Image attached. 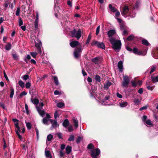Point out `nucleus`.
I'll use <instances>...</instances> for the list:
<instances>
[{"mask_svg": "<svg viewBox=\"0 0 158 158\" xmlns=\"http://www.w3.org/2000/svg\"><path fill=\"white\" fill-rule=\"evenodd\" d=\"M31 86V84L29 82H27L26 84V87L27 89H29L30 88Z\"/></svg>", "mask_w": 158, "mask_h": 158, "instance_id": "54", "label": "nucleus"}, {"mask_svg": "<svg viewBox=\"0 0 158 158\" xmlns=\"http://www.w3.org/2000/svg\"><path fill=\"white\" fill-rule=\"evenodd\" d=\"M133 102L135 104L138 105L140 101L138 99H134Z\"/></svg>", "mask_w": 158, "mask_h": 158, "instance_id": "41", "label": "nucleus"}, {"mask_svg": "<svg viewBox=\"0 0 158 158\" xmlns=\"http://www.w3.org/2000/svg\"><path fill=\"white\" fill-rule=\"evenodd\" d=\"M13 57L15 60H17L18 59V56L16 54H12Z\"/></svg>", "mask_w": 158, "mask_h": 158, "instance_id": "53", "label": "nucleus"}, {"mask_svg": "<svg viewBox=\"0 0 158 158\" xmlns=\"http://www.w3.org/2000/svg\"><path fill=\"white\" fill-rule=\"evenodd\" d=\"M134 38V36L133 35H131L129 36L127 38V40L131 41Z\"/></svg>", "mask_w": 158, "mask_h": 158, "instance_id": "46", "label": "nucleus"}, {"mask_svg": "<svg viewBox=\"0 0 158 158\" xmlns=\"http://www.w3.org/2000/svg\"><path fill=\"white\" fill-rule=\"evenodd\" d=\"M6 49L7 50H10L11 48V45L10 43H8L7 45H6L5 47Z\"/></svg>", "mask_w": 158, "mask_h": 158, "instance_id": "35", "label": "nucleus"}, {"mask_svg": "<svg viewBox=\"0 0 158 158\" xmlns=\"http://www.w3.org/2000/svg\"><path fill=\"white\" fill-rule=\"evenodd\" d=\"M154 86H150L149 85H148L146 87H147V89H148L150 90L151 91H152L153 90V89H154Z\"/></svg>", "mask_w": 158, "mask_h": 158, "instance_id": "44", "label": "nucleus"}, {"mask_svg": "<svg viewBox=\"0 0 158 158\" xmlns=\"http://www.w3.org/2000/svg\"><path fill=\"white\" fill-rule=\"evenodd\" d=\"M31 101L33 103L36 105H38L39 103V100L37 98L31 99Z\"/></svg>", "mask_w": 158, "mask_h": 158, "instance_id": "26", "label": "nucleus"}, {"mask_svg": "<svg viewBox=\"0 0 158 158\" xmlns=\"http://www.w3.org/2000/svg\"><path fill=\"white\" fill-rule=\"evenodd\" d=\"M44 104L43 102H40L39 106H36V108L39 114L42 117L45 114V111L43 108Z\"/></svg>", "mask_w": 158, "mask_h": 158, "instance_id": "3", "label": "nucleus"}, {"mask_svg": "<svg viewBox=\"0 0 158 158\" xmlns=\"http://www.w3.org/2000/svg\"><path fill=\"white\" fill-rule=\"evenodd\" d=\"M15 127L16 128L15 129H17V131L18 133V131H19V124L18 123H17L15 124Z\"/></svg>", "mask_w": 158, "mask_h": 158, "instance_id": "48", "label": "nucleus"}, {"mask_svg": "<svg viewBox=\"0 0 158 158\" xmlns=\"http://www.w3.org/2000/svg\"><path fill=\"white\" fill-rule=\"evenodd\" d=\"M68 130L69 131L71 132L73 130V128L72 126H69L68 127Z\"/></svg>", "mask_w": 158, "mask_h": 158, "instance_id": "58", "label": "nucleus"}, {"mask_svg": "<svg viewBox=\"0 0 158 158\" xmlns=\"http://www.w3.org/2000/svg\"><path fill=\"white\" fill-rule=\"evenodd\" d=\"M95 79L96 81L99 82L100 81V77L99 75H97L95 77Z\"/></svg>", "mask_w": 158, "mask_h": 158, "instance_id": "45", "label": "nucleus"}, {"mask_svg": "<svg viewBox=\"0 0 158 158\" xmlns=\"http://www.w3.org/2000/svg\"><path fill=\"white\" fill-rule=\"evenodd\" d=\"M49 121L52 124V127L53 128H56L59 126V124L57 123V120L56 119L52 120L50 119Z\"/></svg>", "mask_w": 158, "mask_h": 158, "instance_id": "11", "label": "nucleus"}, {"mask_svg": "<svg viewBox=\"0 0 158 158\" xmlns=\"http://www.w3.org/2000/svg\"><path fill=\"white\" fill-rule=\"evenodd\" d=\"M26 124L27 129L28 130L31 129L32 127V125H31V123L30 122H26Z\"/></svg>", "mask_w": 158, "mask_h": 158, "instance_id": "32", "label": "nucleus"}, {"mask_svg": "<svg viewBox=\"0 0 158 158\" xmlns=\"http://www.w3.org/2000/svg\"><path fill=\"white\" fill-rule=\"evenodd\" d=\"M112 83L109 81H107L106 83L104 85V89H107L111 85Z\"/></svg>", "mask_w": 158, "mask_h": 158, "instance_id": "17", "label": "nucleus"}, {"mask_svg": "<svg viewBox=\"0 0 158 158\" xmlns=\"http://www.w3.org/2000/svg\"><path fill=\"white\" fill-rule=\"evenodd\" d=\"M142 44L144 45L148 46L149 45L148 41L146 40L143 39L142 40Z\"/></svg>", "mask_w": 158, "mask_h": 158, "instance_id": "31", "label": "nucleus"}, {"mask_svg": "<svg viewBox=\"0 0 158 158\" xmlns=\"http://www.w3.org/2000/svg\"><path fill=\"white\" fill-rule=\"evenodd\" d=\"M71 34V37H76L77 39L78 40L81 36V31L80 29H79L77 31L75 29H74L73 31H70Z\"/></svg>", "mask_w": 158, "mask_h": 158, "instance_id": "2", "label": "nucleus"}, {"mask_svg": "<svg viewBox=\"0 0 158 158\" xmlns=\"http://www.w3.org/2000/svg\"><path fill=\"white\" fill-rule=\"evenodd\" d=\"M110 41L114 49L119 50L120 49L121 44L120 40H116L115 39L111 37L110 38Z\"/></svg>", "mask_w": 158, "mask_h": 158, "instance_id": "1", "label": "nucleus"}, {"mask_svg": "<svg viewBox=\"0 0 158 158\" xmlns=\"http://www.w3.org/2000/svg\"><path fill=\"white\" fill-rule=\"evenodd\" d=\"M123 81L122 85L123 86L127 87L130 82V80L128 77L127 76H125L123 77Z\"/></svg>", "mask_w": 158, "mask_h": 158, "instance_id": "9", "label": "nucleus"}, {"mask_svg": "<svg viewBox=\"0 0 158 158\" xmlns=\"http://www.w3.org/2000/svg\"><path fill=\"white\" fill-rule=\"evenodd\" d=\"M156 65H152L151 67L150 68L151 71L149 73V74H151L153 72H154L156 69Z\"/></svg>", "mask_w": 158, "mask_h": 158, "instance_id": "29", "label": "nucleus"}, {"mask_svg": "<svg viewBox=\"0 0 158 158\" xmlns=\"http://www.w3.org/2000/svg\"><path fill=\"white\" fill-rule=\"evenodd\" d=\"M146 124L148 126L151 127L153 126L152 123H151L150 119L147 120L146 122Z\"/></svg>", "mask_w": 158, "mask_h": 158, "instance_id": "30", "label": "nucleus"}, {"mask_svg": "<svg viewBox=\"0 0 158 158\" xmlns=\"http://www.w3.org/2000/svg\"><path fill=\"white\" fill-rule=\"evenodd\" d=\"M57 135L59 139H62V134L60 133H58L57 134Z\"/></svg>", "mask_w": 158, "mask_h": 158, "instance_id": "52", "label": "nucleus"}, {"mask_svg": "<svg viewBox=\"0 0 158 158\" xmlns=\"http://www.w3.org/2000/svg\"><path fill=\"white\" fill-rule=\"evenodd\" d=\"M116 95L119 98H123V96L121 94H120L118 92L116 93Z\"/></svg>", "mask_w": 158, "mask_h": 158, "instance_id": "62", "label": "nucleus"}, {"mask_svg": "<svg viewBox=\"0 0 158 158\" xmlns=\"http://www.w3.org/2000/svg\"><path fill=\"white\" fill-rule=\"evenodd\" d=\"M81 51L82 49L81 47L78 48H75L74 54L76 58H77L80 56Z\"/></svg>", "mask_w": 158, "mask_h": 158, "instance_id": "6", "label": "nucleus"}, {"mask_svg": "<svg viewBox=\"0 0 158 158\" xmlns=\"http://www.w3.org/2000/svg\"><path fill=\"white\" fill-rule=\"evenodd\" d=\"M72 147L69 146H67L66 148V152L67 154H69L71 152Z\"/></svg>", "mask_w": 158, "mask_h": 158, "instance_id": "21", "label": "nucleus"}, {"mask_svg": "<svg viewBox=\"0 0 158 158\" xmlns=\"http://www.w3.org/2000/svg\"><path fill=\"white\" fill-rule=\"evenodd\" d=\"M123 63L122 61H119L118 63V67L119 69V71L122 72L123 70Z\"/></svg>", "mask_w": 158, "mask_h": 158, "instance_id": "15", "label": "nucleus"}, {"mask_svg": "<svg viewBox=\"0 0 158 158\" xmlns=\"http://www.w3.org/2000/svg\"><path fill=\"white\" fill-rule=\"evenodd\" d=\"M19 84L20 86L22 88H23L24 86V83L21 80H20L19 81Z\"/></svg>", "mask_w": 158, "mask_h": 158, "instance_id": "37", "label": "nucleus"}, {"mask_svg": "<svg viewBox=\"0 0 158 158\" xmlns=\"http://www.w3.org/2000/svg\"><path fill=\"white\" fill-rule=\"evenodd\" d=\"M109 7L110 10L113 12H114L116 11V8L113 7L111 4L109 5Z\"/></svg>", "mask_w": 158, "mask_h": 158, "instance_id": "27", "label": "nucleus"}, {"mask_svg": "<svg viewBox=\"0 0 158 158\" xmlns=\"http://www.w3.org/2000/svg\"><path fill=\"white\" fill-rule=\"evenodd\" d=\"M98 41H93L91 43V44L92 46L96 45L97 46Z\"/></svg>", "mask_w": 158, "mask_h": 158, "instance_id": "40", "label": "nucleus"}, {"mask_svg": "<svg viewBox=\"0 0 158 158\" xmlns=\"http://www.w3.org/2000/svg\"><path fill=\"white\" fill-rule=\"evenodd\" d=\"M81 138L80 137H78L77 139L76 140V143H79L81 140Z\"/></svg>", "mask_w": 158, "mask_h": 158, "instance_id": "61", "label": "nucleus"}, {"mask_svg": "<svg viewBox=\"0 0 158 158\" xmlns=\"http://www.w3.org/2000/svg\"><path fill=\"white\" fill-rule=\"evenodd\" d=\"M94 148V145L92 143L88 145L87 148L89 149H93Z\"/></svg>", "mask_w": 158, "mask_h": 158, "instance_id": "33", "label": "nucleus"}, {"mask_svg": "<svg viewBox=\"0 0 158 158\" xmlns=\"http://www.w3.org/2000/svg\"><path fill=\"white\" fill-rule=\"evenodd\" d=\"M64 106V104L62 102H59L57 104V106L59 108H61Z\"/></svg>", "mask_w": 158, "mask_h": 158, "instance_id": "38", "label": "nucleus"}, {"mask_svg": "<svg viewBox=\"0 0 158 158\" xmlns=\"http://www.w3.org/2000/svg\"><path fill=\"white\" fill-rule=\"evenodd\" d=\"M27 94V93H26L25 91H23L20 94V97H22L23 96L26 95Z\"/></svg>", "mask_w": 158, "mask_h": 158, "instance_id": "57", "label": "nucleus"}, {"mask_svg": "<svg viewBox=\"0 0 158 158\" xmlns=\"http://www.w3.org/2000/svg\"><path fill=\"white\" fill-rule=\"evenodd\" d=\"M3 74H4V77L6 79V80L8 81H9V79H8V77H7V76L6 75V74L5 71H4V72H3Z\"/></svg>", "mask_w": 158, "mask_h": 158, "instance_id": "60", "label": "nucleus"}, {"mask_svg": "<svg viewBox=\"0 0 158 158\" xmlns=\"http://www.w3.org/2000/svg\"><path fill=\"white\" fill-rule=\"evenodd\" d=\"M45 154L47 158H52V155L49 151H45Z\"/></svg>", "mask_w": 158, "mask_h": 158, "instance_id": "20", "label": "nucleus"}, {"mask_svg": "<svg viewBox=\"0 0 158 158\" xmlns=\"http://www.w3.org/2000/svg\"><path fill=\"white\" fill-rule=\"evenodd\" d=\"M35 29H37L38 26V21H35Z\"/></svg>", "mask_w": 158, "mask_h": 158, "instance_id": "51", "label": "nucleus"}, {"mask_svg": "<svg viewBox=\"0 0 158 158\" xmlns=\"http://www.w3.org/2000/svg\"><path fill=\"white\" fill-rule=\"evenodd\" d=\"M23 24V21L21 18H20L19 20V26H21Z\"/></svg>", "mask_w": 158, "mask_h": 158, "instance_id": "56", "label": "nucleus"}, {"mask_svg": "<svg viewBox=\"0 0 158 158\" xmlns=\"http://www.w3.org/2000/svg\"><path fill=\"white\" fill-rule=\"evenodd\" d=\"M10 98H12L13 97L14 94V89L12 87L10 88Z\"/></svg>", "mask_w": 158, "mask_h": 158, "instance_id": "25", "label": "nucleus"}, {"mask_svg": "<svg viewBox=\"0 0 158 158\" xmlns=\"http://www.w3.org/2000/svg\"><path fill=\"white\" fill-rule=\"evenodd\" d=\"M25 108L26 110V113L27 114H28L29 112V110H28V106L27 104H25Z\"/></svg>", "mask_w": 158, "mask_h": 158, "instance_id": "55", "label": "nucleus"}, {"mask_svg": "<svg viewBox=\"0 0 158 158\" xmlns=\"http://www.w3.org/2000/svg\"><path fill=\"white\" fill-rule=\"evenodd\" d=\"M133 52L136 54L140 55L141 54V53L139 51L137 48H134L133 50Z\"/></svg>", "mask_w": 158, "mask_h": 158, "instance_id": "19", "label": "nucleus"}, {"mask_svg": "<svg viewBox=\"0 0 158 158\" xmlns=\"http://www.w3.org/2000/svg\"><path fill=\"white\" fill-rule=\"evenodd\" d=\"M29 78V76L28 75L25 74L22 77V78L24 81L27 80Z\"/></svg>", "mask_w": 158, "mask_h": 158, "instance_id": "36", "label": "nucleus"}, {"mask_svg": "<svg viewBox=\"0 0 158 158\" xmlns=\"http://www.w3.org/2000/svg\"><path fill=\"white\" fill-rule=\"evenodd\" d=\"M69 120L68 119H65L62 125L63 127L66 128L69 126Z\"/></svg>", "mask_w": 158, "mask_h": 158, "instance_id": "16", "label": "nucleus"}, {"mask_svg": "<svg viewBox=\"0 0 158 158\" xmlns=\"http://www.w3.org/2000/svg\"><path fill=\"white\" fill-rule=\"evenodd\" d=\"M91 152V156L92 158H97V156H98L100 153V150L98 148H96L95 150H92Z\"/></svg>", "mask_w": 158, "mask_h": 158, "instance_id": "4", "label": "nucleus"}, {"mask_svg": "<svg viewBox=\"0 0 158 158\" xmlns=\"http://www.w3.org/2000/svg\"><path fill=\"white\" fill-rule=\"evenodd\" d=\"M30 54L33 57L35 58L37 55V53L35 52H30Z\"/></svg>", "mask_w": 158, "mask_h": 158, "instance_id": "43", "label": "nucleus"}, {"mask_svg": "<svg viewBox=\"0 0 158 158\" xmlns=\"http://www.w3.org/2000/svg\"><path fill=\"white\" fill-rule=\"evenodd\" d=\"M102 57L98 56L93 58L92 60V61L95 64H100L102 61Z\"/></svg>", "mask_w": 158, "mask_h": 158, "instance_id": "7", "label": "nucleus"}, {"mask_svg": "<svg viewBox=\"0 0 158 158\" xmlns=\"http://www.w3.org/2000/svg\"><path fill=\"white\" fill-rule=\"evenodd\" d=\"M128 30L126 29V30H124L123 31V32L122 33V35H123L125 36L128 35Z\"/></svg>", "mask_w": 158, "mask_h": 158, "instance_id": "39", "label": "nucleus"}, {"mask_svg": "<svg viewBox=\"0 0 158 158\" xmlns=\"http://www.w3.org/2000/svg\"><path fill=\"white\" fill-rule=\"evenodd\" d=\"M153 57L156 59H158V52L155 53L153 55Z\"/></svg>", "mask_w": 158, "mask_h": 158, "instance_id": "47", "label": "nucleus"}, {"mask_svg": "<svg viewBox=\"0 0 158 158\" xmlns=\"http://www.w3.org/2000/svg\"><path fill=\"white\" fill-rule=\"evenodd\" d=\"M128 105V103L126 102H124L120 103L119 106L121 107H124Z\"/></svg>", "mask_w": 158, "mask_h": 158, "instance_id": "28", "label": "nucleus"}, {"mask_svg": "<svg viewBox=\"0 0 158 158\" xmlns=\"http://www.w3.org/2000/svg\"><path fill=\"white\" fill-rule=\"evenodd\" d=\"M115 33L116 32L114 30H111L108 31L107 35L110 38L113 36Z\"/></svg>", "mask_w": 158, "mask_h": 158, "instance_id": "13", "label": "nucleus"}, {"mask_svg": "<svg viewBox=\"0 0 158 158\" xmlns=\"http://www.w3.org/2000/svg\"><path fill=\"white\" fill-rule=\"evenodd\" d=\"M147 116L146 115H143L142 118V120L143 122H145L147 118Z\"/></svg>", "mask_w": 158, "mask_h": 158, "instance_id": "64", "label": "nucleus"}, {"mask_svg": "<svg viewBox=\"0 0 158 158\" xmlns=\"http://www.w3.org/2000/svg\"><path fill=\"white\" fill-rule=\"evenodd\" d=\"M53 80L55 82V85H58L59 84L58 78L57 76H54L52 77Z\"/></svg>", "mask_w": 158, "mask_h": 158, "instance_id": "23", "label": "nucleus"}, {"mask_svg": "<svg viewBox=\"0 0 158 158\" xmlns=\"http://www.w3.org/2000/svg\"><path fill=\"white\" fill-rule=\"evenodd\" d=\"M100 26H98L96 28V35H97L98 34L99 31H100Z\"/></svg>", "mask_w": 158, "mask_h": 158, "instance_id": "50", "label": "nucleus"}, {"mask_svg": "<svg viewBox=\"0 0 158 158\" xmlns=\"http://www.w3.org/2000/svg\"><path fill=\"white\" fill-rule=\"evenodd\" d=\"M75 128H77L78 126V121L76 118L73 117L72 118Z\"/></svg>", "mask_w": 158, "mask_h": 158, "instance_id": "14", "label": "nucleus"}, {"mask_svg": "<svg viewBox=\"0 0 158 158\" xmlns=\"http://www.w3.org/2000/svg\"><path fill=\"white\" fill-rule=\"evenodd\" d=\"M31 59V57L29 55H27L26 57L24 58V60L27 63H29V60Z\"/></svg>", "mask_w": 158, "mask_h": 158, "instance_id": "22", "label": "nucleus"}, {"mask_svg": "<svg viewBox=\"0 0 158 158\" xmlns=\"http://www.w3.org/2000/svg\"><path fill=\"white\" fill-rule=\"evenodd\" d=\"M97 46L98 48H100L103 49L105 48V45L103 42H98Z\"/></svg>", "mask_w": 158, "mask_h": 158, "instance_id": "18", "label": "nucleus"}, {"mask_svg": "<svg viewBox=\"0 0 158 158\" xmlns=\"http://www.w3.org/2000/svg\"><path fill=\"white\" fill-rule=\"evenodd\" d=\"M79 44L78 41L75 40L72 41L70 43V46L72 48H74Z\"/></svg>", "mask_w": 158, "mask_h": 158, "instance_id": "12", "label": "nucleus"}, {"mask_svg": "<svg viewBox=\"0 0 158 158\" xmlns=\"http://www.w3.org/2000/svg\"><path fill=\"white\" fill-rule=\"evenodd\" d=\"M48 121V119L46 118H44L43 119V122L44 124H47Z\"/></svg>", "mask_w": 158, "mask_h": 158, "instance_id": "49", "label": "nucleus"}, {"mask_svg": "<svg viewBox=\"0 0 158 158\" xmlns=\"http://www.w3.org/2000/svg\"><path fill=\"white\" fill-rule=\"evenodd\" d=\"M58 116V114L57 111H56L54 114V117L55 118H56Z\"/></svg>", "mask_w": 158, "mask_h": 158, "instance_id": "63", "label": "nucleus"}, {"mask_svg": "<svg viewBox=\"0 0 158 158\" xmlns=\"http://www.w3.org/2000/svg\"><path fill=\"white\" fill-rule=\"evenodd\" d=\"M53 138V135L51 134H49L47 136V140L48 141H50Z\"/></svg>", "mask_w": 158, "mask_h": 158, "instance_id": "34", "label": "nucleus"}, {"mask_svg": "<svg viewBox=\"0 0 158 158\" xmlns=\"http://www.w3.org/2000/svg\"><path fill=\"white\" fill-rule=\"evenodd\" d=\"M151 79L152 82L154 83L158 82V76L156 77L152 76Z\"/></svg>", "mask_w": 158, "mask_h": 158, "instance_id": "24", "label": "nucleus"}, {"mask_svg": "<svg viewBox=\"0 0 158 158\" xmlns=\"http://www.w3.org/2000/svg\"><path fill=\"white\" fill-rule=\"evenodd\" d=\"M129 11V9L127 6H125L123 8L122 15L125 17V15H127Z\"/></svg>", "mask_w": 158, "mask_h": 158, "instance_id": "10", "label": "nucleus"}, {"mask_svg": "<svg viewBox=\"0 0 158 158\" xmlns=\"http://www.w3.org/2000/svg\"><path fill=\"white\" fill-rule=\"evenodd\" d=\"M18 131V133L17 131V129H15V132L16 134L18 135L19 138L21 140L22 139V135L25 132V129L24 126L23 125L20 128L19 127V130Z\"/></svg>", "mask_w": 158, "mask_h": 158, "instance_id": "5", "label": "nucleus"}, {"mask_svg": "<svg viewBox=\"0 0 158 158\" xmlns=\"http://www.w3.org/2000/svg\"><path fill=\"white\" fill-rule=\"evenodd\" d=\"M37 41L38 43H37L35 41V46L37 48V50L39 52V53L41 54L42 53L41 50V43L40 41L37 40Z\"/></svg>", "mask_w": 158, "mask_h": 158, "instance_id": "8", "label": "nucleus"}, {"mask_svg": "<svg viewBox=\"0 0 158 158\" xmlns=\"http://www.w3.org/2000/svg\"><path fill=\"white\" fill-rule=\"evenodd\" d=\"M74 140V136L71 135H70L69 138L68 139V141H73Z\"/></svg>", "mask_w": 158, "mask_h": 158, "instance_id": "42", "label": "nucleus"}, {"mask_svg": "<svg viewBox=\"0 0 158 158\" xmlns=\"http://www.w3.org/2000/svg\"><path fill=\"white\" fill-rule=\"evenodd\" d=\"M20 13V9L19 8H18L17 9L16 13V15L17 16H19V15Z\"/></svg>", "mask_w": 158, "mask_h": 158, "instance_id": "59", "label": "nucleus"}]
</instances>
